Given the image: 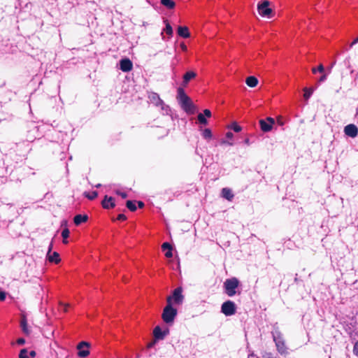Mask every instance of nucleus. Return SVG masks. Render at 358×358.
I'll return each instance as SVG.
<instances>
[{
    "instance_id": "obj_1",
    "label": "nucleus",
    "mask_w": 358,
    "mask_h": 358,
    "mask_svg": "<svg viewBox=\"0 0 358 358\" xmlns=\"http://www.w3.org/2000/svg\"><path fill=\"white\" fill-rule=\"evenodd\" d=\"M176 99L181 108L187 114H194L196 106L191 99L186 94L182 87H178L177 90Z\"/></svg>"
},
{
    "instance_id": "obj_2",
    "label": "nucleus",
    "mask_w": 358,
    "mask_h": 358,
    "mask_svg": "<svg viewBox=\"0 0 358 358\" xmlns=\"http://www.w3.org/2000/svg\"><path fill=\"white\" fill-rule=\"evenodd\" d=\"M177 315V310L172 306L171 297L167 298V305L164 307L162 317L166 324H172Z\"/></svg>"
},
{
    "instance_id": "obj_3",
    "label": "nucleus",
    "mask_w": 358,
    "mask_h": 358,
    "mask_svg": "<svg viewBox=\"0 0 358 358\" xmlns=\"http://www.w3.org/2000/svg\"><path fill=\"white\" fill-rule=\"evenodd\" d=\"M272 337L278 352L281 355L287 354V348L285 344L282 334L278 328H275L272 331Z\"/></svg>"
},
{
    "instance_id": "obj_4",
    "label": "nucleus",
    "mask_w": 358,
    "mask_h": 358,
    "mask_svg": "<svg viewBox=\"0 0 358 358\" xmlns=\"http://www.w3.org/2000/svg\"><path fill=\"white\" fill-rule=\"evenodd\" d=\"M239 280L236 278L227 279L224 282L225 293L229 296H233L236 294V289L239 286Z\"/></svg>"
},
{
    "instance_id": "obj_5",
    "label": "nucleus",
    "mask_w": 358,
    "mask_h": 358,
    "mask_svg": "<svg viewBox=\"0 0 358 358\" xmlns=\"http://www.w3.org/2000/svg\"><path fill=\"white\" fill-rule=\"evenodd\" d=\"M270 2L267 0H264L258 3L257 10L259 14L262 17H271L272 9L269 8Z\"/></svg>"
},
{
    "instance_id": "obj_6",
    "label": "nucleus",
    "mask_w": 358,
    "mask_h": 358,
    "mask_svg": "<svg viewBox=\"0 0 358 358\" xmlns=\"http://www.w3.org/2000/svg\"><path fill=\"white\" fill-rule=\"evenodd\" d=\"M221 312L226 316H231L236 312V306L232 301L228 300L221 306Z\"/></svg>"
},
{
    "instance_id": "obj_7",
    "label": "nucleus",
    "mask_w": 358,
    "mask_h": 358,
    "mask_svg": "<svg viewBox=\"0 0 358 358\" xmlns=\"http://www.w3.org/2000/svg\"><path fill=\"white\" fill-rule=\"evenodd\" d=\"M148 98L150 102L156 106H161L162 110H166V112L169 110V106L164 103L157 93L150 92L148 95Z\"/></svg>"
},
{
    "instance_id": "obj_8",
    "label": "nucleus",
    "mask_w": 358,
    "mask_h": 358,
    "mask_svg": "<svg viewBox=\"0 0 358 358\" xmlns=\"http://www.w3.org/2000/svg\"><path fill=\"white\" fill-rule=\"evenodd\" d=\"M259 122L262 131L264 132H268L271 131L275 122L273 117H268L265 120H260Z\"/></svg>"
},
{
    "instance_id": "obj_9",
    "label": "nucleus",
    "mask_w": 358,
    "mask_h": 358,
    "mask_svg": "<svg viewBox=\"0 0 358 358\" xmlns=\"http://www.w3.org/2000/svg\"><path fill=\"white\" fill-rule=\"evenodd\" d=\"M90 343L85 341H82L77 345L78 355L80 357H86L90 354L89 350Z\"/></svg>"
},
{
    "instance_id": "obj_10",
    "label": "nucleus",
    "mask_w": 358,
    "mask_h": 358,
    "mask_svg": "<svg viewBox=\"0 0 358 358\" xmlns=\"http://www.w3.org/2000/svg\"><path fill=\"white\" fill-rule=\"evenodd\" d=\"M182 289L181 287H178L175 289L173 292V295L171 297V300L173 299L174 303L176 304L180 305L182 303L184 299V296L182 294Z\"/></svg>"
},
{
    "instance_id": "obj_11",
    "label": "nucleus",
    "mask_w": 358,
    "mask_h": 358,
    "mask_svg": "<svg viewBox=\"0 0 358 358\" xmlns=\"http://www.w3.org/2000/svg\"><path fill=\"white\" fill-rule=\"evenodd\" d=\"M169 334V329L166 328L162 330L159 326L155 327L153 334L156 340H163Z\"/></svg>"
},
{
    "instance_id": "obj_12",
    "label": "nucleus",
    "mask_w": 358,
    "mask_h": 358,
    "mask_svg": "<svg viewBox=\"0 0 358 358\" xmlns=\"http://www.w3.org/2000/svg\"><path fill=\"white\" fill-rule=\"evenodd\" d=\"M345 135L351 138H355L358 134V128L353 124H348L344 128Z\"/></svg>"
},
{
    "instance_id": "obj_13",
    "label": "nucleus",
    "mask_w": 358,
    "mask_h": 358,
    "mask_svg": "<svg viewBox=\"0 0 358 358\" xmlns=\"http://www.w3.org/2000/svg\"><path fill=\"white\" fill-rule=\"evenodd\" d=\"M133 64L128 58L122 59L120 61V69L123 72H129L132 69Z\"/></svg>"
},
{
    "instance_id": "obj_14",
    "label": "nucleus",
    "mask_w": 358,
    "mask_h": 358,
    "mask_svg": "<svg viewBox=\"0 0 358 358\" xmlns=\"http://www.w3.org/2000/svg\"><path fill=\"white\" fill-rule=\"evenodd\" d=\"M20 325V328L22 329V331L23 332V334L24 335L29 336L31 334V329H30V328L28 326L27 320V317H26V315L24 314H22L21 315Z\"/></svg>"
},
{
    "instance_id": "obj_15",
    "label": "nucleus",
    "mask_w": 358,
    "mask_h": 358,
    "mask_svg": "<svg viewBox=\"0 0 358 358\" xmlns=\"http://www.w3.org/2000/svg\"><path fill=\"white\" fill-rule=\"evenodd\" d=\"M102 206L106 209L114 208L115 206L114 199L112 196H105L102 201Z\"/></svg>"
},
{
    "instance_id": "obj_16",
    "label": "nucleus",
    "mask_w": 358,
    "mask_h": 358,
    "mask_svg": "<svg viewBox=\"0 0 358 358\" xmlns=\"http://www.w3.org/2000/svg\"><path fill=\"white\" fill-rule=\"evenodd\" d=\"M196 76V73L194 71H187L183 76V80L182 83V87H186L188 83Z\"/></svg>"
},
{
    "instance_id": "obj_17",
    "label": "nucleus",
    "mask_w": 358,
    "mask_h": 358,
    "mask_svg": "<svg viewBox=\"0 0 358 358\" xmlns=\"http://www.w3.org/2000/svg\"><path fill=\"white\" fill-rule=\"evenodd\" d=\"M87 220L88 216L86 214H78L73 217V222L76 226H79L80 224L86 222Z\"/></svg>"
},
{
    "instance_id": "obj_18",
    "label": "nucleus",
    "mask_w": 358,
    "mask_h": 358,
    "mask_svg": "<svg viewBox=\"0 0 358 358\" xmlns=\"http://www.w3.org/2000/svg\"><path fill=\"white\" fill-rule=\"evenodd\" d=\"M222 196L228 201H231L234 196L231 189L224 187L222 189Z\"/></svg>"
},
{
    "instance_id": "obj_19",
    "label": "nucleus",
    "mask_w": 358,
    "mask_h": 358,
    "mask_svg": "<svg viewBox=\"0 0 358 358\" xmlns=\"http://www.w3.org/2000/svg\"><path fill=\"white\" fill-rule=\"evenodd\" d=\"M178 34L184 38H187L189 37L190 34L189 32V29L187 27H178Z\"/></svg>"
},
{
    "instance_id": "obj_20",
    "label": "nucleus",
    "mask_w": 358,
    "mask_h": 358,
    "mask_svg": "<svg viewBox=\"0 0 358 358\" xmlns=\"http://www.w3.org/2000/svg\"><path fill=\"white\" fill-rule=\"evenodd\" d=\"M245 83L248 86L250 87H255L258 84V79L255 76H249L246 78Z\"/></svg>"
},
{
    "instance_id": "obj_21",
    "label": "nucleus",
    "mask_w": 358,
    "mask_h": 358,
    "mask_svg": "<svg viewBox=\"0 0 358 358\" xmlns=\"http://www.w3.org/2000/svg\"><path fill=\"white\" fill-rule=\"evenodd\" d=\"M62 236L63 238V242L65 244H67V220H64L62 222Z\"/></svg>"
},
{
    "instance_id": "obj_22",
    "label": "nucleus",
    "mask_w": 358,
    "mask_h": 358,
    "mask_svg": "<svg viewBox=\"0 0 358 358\" xmlns=\"http://www.w3.org/2000/svg\"><path fill=\"white\" fill-rule=\"evenodd\" d=\"M48 258L50 262H53L55 264L58 263L60 260L59 254L56 252H54L52 254H50L49 252L48 253Z\"/></svg>"
},
{
    "instance_id": "obj_23",
    "label": "nucleus",
    "mask_w": 358,
    "mask_h": 358,
    "mask_svg": "<svg viewBox=\"0 0 358 358\" xmlns=\"http://www.w3.org/2000/svg\"><path fill=\"white\" fill-rule=\"evenodd\" d=\"M161 3L169 9H173L176 6V3L172 0H161Z\"/></svg>"
},
{
    "instance_id": "obj_24",
    "label": "nucleus",
    "mask_w": 358,
    "mask_h": 358,
    "mask_svg": "<svg viewBox=\"0 0 358 358\" xmlns=\"http://www.w3.org/2000/svg\"><path fill=\"white\" fill-rule=\"evenodd\" d=\"M126 206L129 210L132 212L135 211L137 209L135 202L131 200L127 201Z\"/></svg>"
},
{
    "instance_id": "obj_25",
    "label": "nucleus",
    "mask_w": 358,
    "mask_h": 358,
    "mask_svg": "<svg viewBox=\"0 0 358 358\" xmlns=\"http://www.w3.org/2000/svg\"><path fill=\"white\" fill-rule=\"evenodd\" d=\"M202 136L203 137V138L206 139V140H209L212 138V132H211V130L210 129H205L203 131V133H202Z\"/></svg>"
},
{
    "instance_id": "obj_26",
    "label": "nucleus",
    "mask_w": 358,
    "mask_h": 358,
    "mask_svg": "<svg viewBox=\"0 0 358 358\" xmlns=\"http://www.w3.org/2000/svg\"><path fill=\"white\" fill-rule=\"evenodd\" d=\"M198 121L200 124L206 125L208 124V120L203 113H199L197 115Z\"/></svg>"
},
{
    "instance_id": "obj_27",
    "label": "nucleus",
    "mask_w": 358,
    "mask_h": 358,
    "mask_svg": "<svg viewBox=\"0 0 358 358\" xmlns=\"http://www.w3.org/2000/svg\"><path fill=\"white\" fill-rule=\"evenodd\" d=\"M19 358H31L29 355V351L26 348H23L20 351Z\"/></svg>"
},
{
    "instance_id": "obj_28",
    "label": "nucleus",
    "mask_w": 358,
    "mask_h": 358,
    "mask_svg": "<svg viewBox=\"0 0 358 358\" xmlns=\"http://www.w3.org/2000/svg\"><path fill=\"white\" fill-rule=\"evenodd\" d=\"M229 128L234 130L235 132H240L242 130V127L239 126L236 122L232 123Z\"/></svg>"
},
{
    "instance_id": "obj_29",
    "label": "nucleus",
    "mask_w": 358,
    "mask_h": 358,
    "mask_svg": "<svg viewBox=\"0 0 358 358\" xmlns=\"http://www.w3.org/2000/svg\"><path fill=\"white\" fill-rule=\"evenodd\" d=\"M164 31L168 34L169 36H171L173 34V29L171 26V24L169 22H166V27L164 29Z\"/></svg>"
},
{
    "instance_id": "obj_30",
    "label": "nucleus",
    "mask_w": 358,
    "mask_h": 358,
    "mask_svg": "<svg viewBox=\"0 0 358 358\" xmlns=\"http://www.w3.org/2000/svg\"><path fill=\"white\" fill-rule=\"evenodd\" d=\"M162 248L164 251H168V250H173L171 245L168 242H164L162 245Z\"/></svg>"
},
{
    "instance_id": "obj_31",
    "label": "nucleus",
    "mask_w": 358,
    "mask_h": 358,
    "mask_svg": "<svg viewBox=\"0 0 358 358\" xmlns=\"http://www.w3.org/2000/svg\"><path fill=\"white\" fill-rule=\"evenodd\" d=\"M313 93V90H310V89H308V88H305L304 89V98L306 99H308L310 98V96H311Z\"/></svg>"
},
{
    "instance_id": "obj_32",
    "label": "nucleus",
    "mask_w": 358,
    "mask_h": 358,
    "mask_svg": "<svg viewBox=\"0 0 358 358\" xmlns=\"http://www.w3.org/2000/svg\"><path fill=\"white\" fill-rule=\"evenodd\" d=\"M324 71V68L322 64L319 65V66L317 69L313 68V69H312V72L313 73H316L317 71H319L320 73H323Z\"/></svg>"
},
{
    "instance_id": "obj_33",
    "label": "nucleus",
    "mask_w": 358,
    "mask_h": 358,
    "mask_svg": "<svg viewBox=\"0 0 358 358\" xmlns=\"http://www.w3.org/2000/svg\"><path fill=\"white\" fill-rule=\"evenodd\" d=\"M97 196L98 193L96 191H93L91 193H89L88 194L86 195V196L90 200L94 199L95 198L97 197Z\"/></svg>"
},
{
    "instance_id": "obj_34",
    "label": "nucleus",
    "mask_w": 358,
    "mask_h": 358,
    "mask_svg": "<svg viewBox=\"0 0 358 358\" xmlns=\"http://www.w3.org/2000/svg\"><path fill=\"white\" fill-rule=\"evenodd\" d=\"M261 358H276L270 352H265L262 355Z\"/></svg>"
},
{
    "instance_id": "obj_35",
    "label": "nucleus",
    "mask_w": 358,
    "mask_h": 358,
    "mask_svg": "<svg viewBox=\"0 0 358 358\" xmlns=\"http://www.w3.org/2000/svg\"><path fill=\"white\" fill-rule=\"evenodd\" d=\"M220 144L221 145H229L230 146L233 145H234V143L233 142H230L227 140H225V139H222L221 141H220Z\"/></svg>"
},
{
    "instance_id": "obj_36",
    "label": "nucleus",
    "mask_w": 358,
    "mask_h": 358,
    "mask_svg": "<svg viewBox=\"0 0 358 358\" xmlns=\"http://www.w3.org/2000/svg\"><path fill=\"white\" fill-rule=\"evenodd\" d=\"M353 352L356 356L358 357V341L354 345Z\"/></svg>"
},
{
    "instance_id": "obj_37",
    "label": "nucleus",
    "mask_w": 358,
    "mask_h": 358,
    "mask_svg": "<svg viewBox=\"0 0 358 358\" xmlns=\"http://www.w3.org/2000/svg\"><path fill=\"white\" fill-rule=\"evenodd\" d=\"M16 343L17 345H22L25 343V340L24 338H19L17 341H16Z\"/></svg>"
},
{
    "instance_id": "obj_38",
    "label": "nucleus",
    "mask_w": 358,
    "mask_h": 358,
    "mask_svg": "<svg viewBox=\"0 0 358 358\" xmlns=\"http://www.w3.org/2000/svg\"><path fill=\"white\" fill-rule=\"evenodd\" d=\"M203 115L206 117H211V112L208 109H205L203 110Z\"/></svg>"
},
{
    "instance_id": "obj_39",
    "label": "nucleus",
    "mask_w": 358,
    "mask_h": 358,
    "mask_svg": "<svg viewBox=\"0 0 358 358\" xmlns=\"http://www.w3.org/2000/svg\"><path fill=\"white\" fill-rule=\"evenodd\" d=\"M117 219L118 220L124 221L127 220V217L124 214H119Z\"/></svg>"
},
{
    "instance_id": "obj_40",
    "label": "nucleus",
    "mask_w": 358,
    "mask_h": 358,
    "mask_svg": "<svg viewBox=\"0 0 358 358\" xmlns=\"http://www.w3.org/2000/svg\"><path fill=\"white\" fill-rule=\"evenodd\" d=\"M117 194L120 195L122 199H126L127 197V194L126 192L117 191Z\"/></svg>"
},
{
    "instance_id": "obj_41",
    "label": "nucleus",
    "mask_w": 358,
    "mask_h": 358,
    "mask_svg": "<svg viewBox=\"0 0 358 358\" xmlns=\"http://www.w3.org/2000/svg\"><path fill=\"white\" fill-rule=\"evenodd\" d=\"M59 159H60L61 161H62V160L65 159V158H66V153H65L64 151L61 152L59 153Z\"/></svg>"
},
{
    "instance_id": "obj_42",
    "label": "nucleus",
    "mask_w": 358,
    "mask_h": 358,
    "mask_svg": "<svg viewBox=\"0 0 358 358\" xmlns=\"http://www.w3.org/2000/svg\"><path fill=\"white\" fill-rule=\"evenodd\" d=\"M6 299V293L4 292L0 291V301H3Z\"/></svg>"
},
{
    "instance_id": "obj_43",
    "label": "nucleus",
    "mask_w": 358,
    "mask_h": 358,
    "mask_svg": "<svg viewBox=\"0 0 358 358\" xmlns=\"http://www.w3.org/2000/svg\"><path fill=\"white\" fill-rule=\"evenodd\" d=\"M327 80V75L323 74L318 80L319 83H323Z\"/></svg>"
},
{
    "instance_id": "obj_44",
    "label": "nucleus",
    "mask_w": 358,
    "mask_h": 358,
    "mask_svg": "<svg viewBox=\"0 0 358 358\" xmlns=\"http://www.w3.org/2000/svg\"><path fill=\"white\" fill-rule=\"evenodd\" d=\"M165 256L167 257V258H171L173 257V252H172V250H168L165 253Z\"/></svg>"
},
{
    "instance_id": "obj_45",
    "label": "nucleus",
    "mask_w": 358,
    "mask_h": 358,
    "mask_svg": "<svg viewBox=\"0 0 358 358\" xmlns=\"http://www.w3.org/2000/svg\"><path fill=\"white\" fill-rule=\"evenodd\" d=\"M233 136H234V134H233V133H232V132H231V131H228V132H227V134H226V137H227V138H229V139H231V138H233Z\"/></svg>"
},
{
    "instance_id": "obj_46",
    "label": "nucleus",
    "mask_w": 358,
    "mask_h": 358,
    "mask_svg": "<svg viewBox=\"0 0 358 358\" xmlns=\"http://www.w3.org/2000/svg\"><path fill=\"white\" fill-rule=\"evenodd\" d=\"M29 355L30 356V357L34 358L36 356V352L34 350H31V351L29 352Z\"/></svg>"
},
{
    "instance_id": "obj_47",
    "label": "nucleus",
    "mask_w": 358,
    "mask_h": 358,
    "mask_svg": "<svg viewBox=\"0 0 358 358\" xmlns=\"http://www.w3.org/2000/svg\"><path fill=\"white\" fill-rule=\"evenodd\" d=\"M358 43V37L356 38L350 45V47L352 48L353 45H355L356 43Z\"/></svg>"
},
{
    "instance_id": "obj_48",
    "label": "nucleus",
    "mask_w": 358,
    "mask_h": 358,
    "mask_svg": "<svg viewBox=\"0 0 358 358\" xmlns=\"http://www.w3.org/2000/svg\"><path fill=\"white\" fill-rule=\"evenodd\" d=\"M138 208H142L143 206H144V203L143 201H138Z\"/></svg>"
},
{
    "instance_id": "obj_49",
    "label": "nucleus",
    "mask_w": 358,
    "mask_h": 358,
    "mask_svg": "<svg viewBox=\"0 0 358 358\" xmlns=\"http://www.w3.org/2000/svg\"><path fill=\"white\" fill-rule=\"evenodd\" d=\"M277 122L280 126H282L284 124V122L281 120V119L280 117L277 119Z\"/></svg>"
},
{
    "instance_id": "obj_50",
    "label": "nucleus",
    "mask_w": 358,
    "mask_h": 358,
    "mask_svg": "<svg viewBox=\"0 0 358 358\" xmlns=\"http://www.w3.org/2000/svg\"><path fill=\"white\" fill-rule=\"evenodd\" d=\"M181 46L183 50H187V46L185 44H182Z\"/></svg>"
},
{
    "instance_id": "obj_51",
    "label": "nucleus",
    "mask_w": 358,
    "mask_h": 358,
    "mask_svg": "<svg viewBox=\"0 0 358 358\" xmlns=\"http://www.w3.org/2000/svg\"><path fill=\"white\" fill-rule=\"evenodd\" d=\"M297 275H297V274H296V277H295V278H294V281H295L296 282H298V281H299V279H298V278H297Z\"/></svg>"
},
{
    "instance_id": "obj_52",
    "label": "nucleus",
    "mask_w": 358,
    "mask_h": 358,
    "mask_svg": "<svg viewBox=\"0 0 358 358\" xmlns=\"http://www.w3.org/2000/svg\"><path fill=\"white\" fill-rule=\"evenodd\" d=\"M245 143L248 144L249 143V139H245Z\"/></svg>"
},
{
    "instance_id": "obj_53",
    "label": "nucleus",
    "mask_w": 358,
    "mask_h": 358,
    "mask_svg": "<svg viewBox=\"0 0 358 358\" xmlns=\"http://www.w3.org/2000/svg\"><path fill=\"white\" fill-rule=\"evenodd\" d=\"M101 186V184H98V185H96V187L99 188V187H100Z\"/></svg>"
},
{
    "instance_id": "obj_54",
    "label": "nucleus",
    "mask_w": 358,
    "mask_h": 358,
    "mask_svg": "<svg viewBox=\"0 0 358 358\" xmlns=\"http://www.w3.org/2000/svg\"><path fill=\"white\" fill-rule=\"evenodd\" d=\"M356 115H358V107L357 108Z\"/></svg>"
},
{
    "instance_id": "obj_55",
    "label": "nucleus",
    "mask_w": 358,
    "mask_h": 358,
    "mask_svg": "<svg viewBox=\"0 0 358 358\" xmlns=\"http://www.w3.org/2000/svg\"><path fill=\"white\" fill-rule=\"evenodd\" d=\"M64 164H65V167L67 168V162H64Z\"/></svg>"
},
{
    "instance_id": "obj_56",
    "label": "nucleus",
    "mask_w": 358,
    "mask_h": 358,
    "mask_svg": "<svg viewBox=\"0 0 358 358\" xmlns=\"http://www.w3.org/2000/svg\"><path fill=\"white\" fill-rule=\"evenodd\" d=\"M65 358H67V357H66Z\"/></svg>"
},
{
    "instance_id": "obj_57",
    "label": "nucleus",
    "mask_w": 358,
    "mask_h": 358,
    "mask_svg": "<svg viewBox=\"0 0 358 358\" xmlns=\"http://www.w3.org/2000/svg\"><path fill=\"white\" fill-rule=\"evenodd\" d=\"M277 358V357H276Z\"/></svg>"
}]
</instances>
